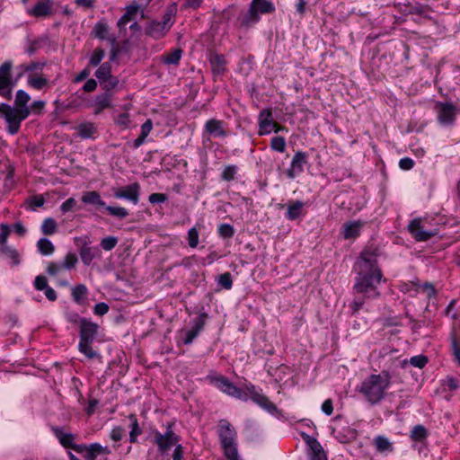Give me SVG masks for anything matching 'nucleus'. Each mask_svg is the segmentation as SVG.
<instances>
[{"mask_svg":"<svg viewBox=\"0 0 460 460\" xmlns=\"http://www.w3.org/2000/svg\"><path fill=\"white\" fill-rule=\"evenodd\" d=\"M74 243L77 248L80 259L84 265L89 266L94 259L102 258L101 249L99 246L92 245V241L89 235L75 237Z\"/></svg>","mask_w":460,"mask_h":460,"instance_id":"0eeeda50","label":"nucleus"},{"mask_svg":"<svg viewBox=\"0 0 460 460\" xmlns=\"http://www.w3.org/2000/svg\"><path fill=\"white\" fill-rule=\"evenodd\" d=\"M139 190L140 185L137 182H134L125 188L117 190L114 192V197L117 199H126L136 205L139 200Z\"/></svg>","mask_w":460,"mask_h":460,"instance_id":"2eb2a0df","label":"nucleus"},{"mask_svg":"<svg viewBox=\"0 0 460 460\" xmlns=\"http://www.w3.org/2000/svg\"><path fill=\"white\" fill-rule=\"evenodd\" d=\"M217 284L225 289H231L233 286V279L230 272H225L219 275Z\"/></svg>","mask_w":460,"mask_h":460,"instance_id":"49530a36","label":"nucleus"},{"mask_svg":"<svg viewBox=\"0 0 460 460\" xmlns=\"http://www.w3.org/2000/svg\"><path fill=\"white\" fill-rule=\"evenodd\" d=\"M27 203L31 209H35L36 208H40L45 203V199L41 195H36L29 198L27 199Z\"/></svg>","mask_w":460,"mask_h":460,"instance_id":"5fc2aeb1","label":"nucleus"},{"mask_svg":"<svg viewBox=\"0 0 460 460\" xmlns=\"http://www.w3.org/2000/svg\"><path fill=\"white\" fill-rule=\"evenodd\" d=\"M40 229L45 235L54 234L58 230V225L56 220L53 219L52 217H48L44 219Z\"/></svg>","mask_w":460,"mask_h":460,"instance_id":"f704fd0d","label":"nucleus"},{"mask_svg":"<svg viewBox=\"0 0 460 460\" xmlns=\"http://www.w3.org/2000/svg\"><path fill=\"white\" fill-rule=\"evenodd\" d=\"M86 294H87V288L83 284H79L72 289L73 299L77 304L82 303V301L84 299Z\"/></svg>","mask_w":460,"mask_h":460,"instance_id":"58836bf2","label":"nucleus"},{"mask_svg":"<svg viewBox=\"0 0 460 460\" xmlns=\"http://www.w3.org/2000/svg\"><path fill=\"white\" fill-rule=\"evenodd\" d=\"M50 430L53 433V435L57 438V439L59 441V443L62 445V447H64L65 448L73 449L79 454H83L84 452L86 445L75 444V440L76 436L75 434L66 433L64 431V429L62 427L58 426H52L50 428Z\"/></svg>","mask_w":460,"mask_h":460,"instance_id":"6e6552de","label":"nucleus"},{"mask_svg":"<svg viewBox=\"0 0 460 460\" xmlns=\"http://www.w3.org/2000/svg\"><path fill=\"white\" fill-rule=\"evenodd\" d=\"M411 364L416 367L422 368L428 363L427 357L423 355L414 356L410 360Z\"/></svg>","mask_w":460,"mask_h":460,"instance_id":"4d7b16f0","label":"nucleus"},{"mask_svg":"<svg viewBox=\"0 0 460 460\" xmlns=\"http://www.w3.org/2000/svg\"><path fill=\"white\" fill-rule=\"evenodd\" d=\"M217 433L226 460H240L236 443L237 433L230 422L220 420Z\"/></svg>","mask_w":460,"mask_h":460,"instance_id":"20e7f679","label":"nucleus"},{"mask_svg":"<svg viewBox=\"0 0 460 460\" xmlns=\"http://www.w3.org/2000/svg\"><path fill=\"white\" fill-rule=\"evenodd\" d=\"M379 251L377 248L364 250L355 264L357 276L353 286L354 298L350 303L352 314H358L369 299L377 298L383 274L377 264Z\"/></svg>","mask_w":460,"mask_h":460,"instance_id":"f257e3e1","label":"nucleus"},{"mask_svg":"<svg viewBox=\"0 0 460 460\" xmlns=\"http://www.w3.org/2000/svg\"><path fill=\"white\" fill-rule=\"evenodd\" d=\"M27 84L35 90H42L49 85V80L42 74H30L28 75Z\"/></svg>","mask_w":460,"mask_h":460,"instance_id":"4be33fe9","label":"nucleus"},{"mask_svg":"<svg viewBox=\"0 0 460 460\" xmlns=\"http://www.w3.org/2000/svg\"><path fill=\"white\" fill-rule=\"evenodd\" d=\"M109 32V26L106 22H98L93 30V33H94L95 37L100 40L107 39V35Z\"/></svg>","mask_w":460,"mask_h":460,"instance_id":"ea45409f","label":"nucleus"},{"mask_svg":"<svg viewBox=\"0 0 460 460\" xmlns=\"http://www.w3.org/2000/svg\"><path fill=\"white\" fill-rule=\"evenodd\" d=\"M10 234V228L7 225H1V232H0V247H3L6 244L7 238Z\"/></svg>","mask_w":460,"mask_h":460,"instance_id":"e2e57ef3","label":"nucleus"},{"mask_svg":"<svg viewBox=\"0 0 460 460\" xmlns=\"http://www.w3.org/2000/svg\"><path fill=\"white\" fill-rule=\"evenodd\" d=\"M210 64L215 74H221L224 72L226 61L223 56L215 54L210 58Z\"/></svg>","mask_w":460,"mask_h":460,"instance_id":"72a5a7b5","label":"nucleus"},{"mask_svg":"<svg viewBox=\"0 0 460 460\" xmlns=\"http://www.w3.org/2000/svg\"><path fill=\"white\" fill-rule=\"evenodd\" d=\"M399 166L402 170H411L414 166V161L410 157L402 158L399 161Z\"/></svg>","mask_w":460,"mask_h":460,"instance_id":"774afa93","label":"nucleus"},{"mask_svg":"<svg viewBox=\"0 0 460 460\" xmlns=\"http://www.w3.org/2000/svg\"><path fill=\"white\" fill-rule=\"evenodd\" d=\"M154 440L157 445L159 451L161 453H164L177 444L179 437L171 429V425H169L167 431L164 434L155 432Z\"/></svg>","mask_w":460,"mask_h":460,"instance_id":"1a4fd4ad","label":"nucleus"},{"mask_svg":"<svg viewBox=\"0 0 460 460\" xmlns=\"http://www.w3.org/2000/svg\"><path fill=\"white\" fill-rule=\"evenodd\" d=\"M111 75H112L111 66L109 62H104L95 71V76L99 80V82L104 81V79L109 78Z\"/></svg>","mask_w":460,"mask_h":460,"instance_id":"4c0bfd02","label":"nucleus"},{"mask_svg":"<svg viewBox=\"0 0 460 460\" xmlns=\"http://www.w3.org/2000/svg\"><path fill=\"white\" fill-rule=\"evenodd\" d=\"M182 50L181 49H174L168 54L162 56V60L166 65H178L181 58Z\"/></svg>","mask_w":460,"mask_h":460,"instance_id":"c756f323","label":"nucleus"},{"mask_svg":"<svg viewBox=\"0 0 460 460\" xmlns=\"http://www.w3.org/2000/svg\"><path fill=\"white\" fill-rule=\"evenodd\" d=\"M304 202L300 200L290 201L288 204L286 217L289 220H295L302 215Z\"/></svg>","mask_w":460,"mask_h":460,"instance_id":"5701e85b","label":"nucleus"},{"mask_svg":"<svg viewBox=\"0 0 460 460\" xmlns=\"http://www.w3.org/2000/svg\"><path fill=\"white\" fill-rule=\"evenodd\" d=\"M140 10V5H137L135 2L134 4L127 6L126 13L120 17L118 21V27L121 30L124 28L130 21H132L137 12Z\"/></svg>","mask_w":460,"mask_h":460,"instance_id":"aec40b11","label":"nucleus"},{"mask_svg":"<svg viewBox=\"0 0 460 460\" xmlns=\"http://www.w3.org/2000/svg\"><path fill=\"white\" fill-rule=\"evenodd\" d=\"M360 224L358 222H349L344 226V237L346 239L354 238L359 234Z\"/></svg>","mask_w":460,"mask_h":460,"instance_id":"c9c22d12","label":"nucleus"},{"mask_svg":"<svg viewBox=\"0 0 460 460\" xmlns=\"http://www.w3.org/2000/svg\"><path fill=\"white\" fill-rule=\"evenodd\" d=\"M309 460H327L326 455L322 446H320L319 451L316 449L311 450Z\"/></svg>","mask_w":460,"mask_h":460,"instance_id":"0e129e2a","label":"nucleus"},{"mask_svg":"<svg viewBox=\"0 0 460 460\" xmlns=\"http://www.w3.org/2000/svg\"><path fill=\"white\" fill-rule=\"evenodd\" d=\"M52 1H39L32 8L27 11L28 14L33 17H46L51 13Z\"/></svg>","mask_w":460,"mask_h":460,"instance_id":"a211bd4d","label":"nucleus"},{"mask_svg":"<svg viewBox=\"0 0 460 460\" xmlns=\"http://www.w3.org/2000/svg\"><path fill=\"white\" fill-rule=\"evenodd\" d=\"M199 243V232L196 227H192L188 231V244L191 248H196Z\"/></svg>","mask_w":460,"mask_h":460,"instance_id":"864d4df0","label":"nucleus"},{"mask_svg":"<svg viewBox=\"0 0 460 460\" xmlns=\"http://www.w3.org/2000/svg\"><path fill=\"white\" fill-rule=\"evenodd\" d=\"M93 342L79 341L78 349L81 353L92 359L98 357V353L93 350L91 344Z\"/></svg>","mask_w":460,"mask_h":460,"instance_id":"a19ab883","label":"nucleus"},{"mask_svg":"<svg viewBox=\"0 0 460 460\" xmlns=\"http://www.w3.org/2000/svg\"><path fill=\"white\" fill-rule=\"evenodd\" d=\"M167 197L163 193H152L149 195L148 200L152 204L163 203L166 200Z\"/></svg>","mask_w":460,"mask_h":460,"instance_id":"338daca9","label":"nucleus"},{"mask_svg":"<svg viewBox=\"0 0 460 460\" xmlns=\"http://www.w3.org/2000/svg\"><path fill=\"white\" fill-rule=\"evenodd\" d=\"M236 172V165H226L221 173V179L226 181H231L234 179Z\"/></svg>","mask_w":460,"mask_h":460,"instance_id":"de8ad7c7","label":"nucleus"},{"mask_svg":"<svg viewBox=\"0 0 460 460\" xmlns=\"http://www.w3.org/2000/svg\"><path fill=\"white\" fill-rule=\"evenodd\" d=\"M114 122L123 128H126L129 126V123H130V119H129V114L127 113V112H123V113H120L119 114L115 119H114Z\"/></svg>","mask_w":460,"mask_h":460,"instance_id":"6e6d98bb","label":"nucleus"},{"mask_svg":"<svg viewBox=\"0 0 460 460\" xmlns=\"http://www.w3.org/2000/svg\"><path fill=\"white\" fill-rule=\"evenodd\" d=\"M34 287L37 290L42 291L49 287L48 280L45 276H37L34 279Z\"/></svg>","mask_w":460,"mask_h":460,"instance_id":"13d9d810","label":"nucleus"},{"mask_svg":"<svg viewBox=\"0 0 460 460\" xmlns=\"http://www.w3.org/2000/svg\"><path fill=\"white\" fill-rule=\"evenodd\" d=\"M100 84L102 89L108 93L119 84V79L114 75H111L109 78L104 79V81H101Z\"/></svg>","mask_w":460,"mask_h":460,"instance_id":"3c124183","label":"nucleus"},{"mask_svg":"<svg viewBox=\"0 0 460 460\" xmlns=\"http://www.w3.org/2000/svg\"><path fill=\"white\" fill-rule=\"evenodd\" d=\"M111 106V94L108 93L97 95L95 98V114L101 113L104 109Z\"/></svg>","mask_w":460,"mask_h":460,"instance_id":"cd10ccee","label":"nucleus"},{"mask_svg":"<svg viewBox=\"0 0 460 460\" xmlns=\"http://www.w3.org/2000/svg\"><path fill=\"white\" fill-rule=\"evenodd\" d=\"M63 269L61 263L51 261L47 267V273L51 276L58 275Z\"/></svg>","mask_w":460,"mask_h":460,"instance_id":"680f3d73","label":"nucleus"},{"mask_svg":"<svg viewBox=\"0 0 460 460\" xmlns=\"http://www.w3.org/2000/svg\"><path fill=\"white\" fill-rule=\"evenodd\" d=\"M128 419L130 420V428L131 430L129 432V441L130 443H136L137 438L142 434V429H140L138 425L137 419L135 414H130L128 416Z\"/></svg>","mask_w":460,"mask_h":460,"instance_id":"c85d7f7f","label":"nucleus"},{"mask_svg":"<svg viewBox=\"0 0 460 460\" xmlns=\"http://www.w3.org/2000/svg\"><path fill=\"white\" fill-rule=\"evenodd\" d=\"M208 378L220 391L232 397L244 402L251 399L254 403L258 404L270 414H277L279 412L277 406L270 402L267 396L256 391L254 385L247 386V392H244L236 387L227 377L224 376H208Z\"/></svg>","mask_w":460,"mask_h":460,"instance_id":"f03ea898","label":"nucleus"},{"mask_svg":"<svg viewBox=\"0 0 460 460\" xmlns=\"http://www.w3.org/2000/svg\"><path fill=\"white\" fill-rule=\"evenodd\" d=\"M302 436H303V438L305 439V441L306 442V444L308 445L310 450L316 449L319 451V447H320L321 444L317 441L316 438H312L311 436L305 434V433H303Z\"/></svg>","mask_w":460,"mask_h":460,"instance_id":"bf43d9fd","label":"nucleus"},{"mask_svg":"<svg viewBox=\"0 0 460 460\" xmlns=\"http://www.w3.org/2000/svg\"><path fill=\"white\" fill-rule=\"evenodd\" d=\"M260 20L259 14L250 5L249 10L239 18L240 25L242 27H251L252 25L257 23Z\"/></svg>","mask_w":460,"mask_h":460,"instance_id":"b1692460","label":"nucleus"},{"mask_svg":"<svg viewBox=\"0 0 460 460\" xmlns=\"http://www.w3.org/2000/svg\"><path fill=\"white\" fill-rule=\"evenodd\" d=\"M428 432L423 425H416L411 431V438L414 441H422L427 438Z\"/></svg>","mask_w":460,"mask_h":460,"instance_id":"e433bc0d","label":"nucleus"},{"mask_svg":"<svg viewBox=\"0 0 460 460\" xmlns=\"http://www.w3.org/2000/svg\"><path fill=\"white\" fill-rule=\"evenodd\" d=\"M118 238L116 236H107L101 240L100 246L107 252L111 251L118 244Z\"/></svg>","mask_w":460,"mask_h":460,"instance_id":"a18cd8bd","label":"nucleus"},{"mask_svg":"<svg viewBox=\"0 0 460 460\" xmlns=\"http://www.w3.org/2000/svg\"><path fill=\"white\" fill-rule=\"evenodd\" d=\"M31 96L23 90H18L15 95L14 107L17 109H29L27 103Z\"/></svg>","mask_w":460,"mask_h":460,"instance_id":"2f4dec72","label":"nucleus"},{"mask_svg":"<svg viewBox=\"0 0 460 460\" xmlns=\"http://www.w3.org/2000/svg\"><path fill=\"white\" fill-rule=\"evenodd\" d=\"M277 126V122L272 119V111L270 109H264L259 114V135L270 134L272 127Z\"/></svg>","mask_w":460,"mask_h":460,"instance_id":"dca6fc26","label":"nucleus"},{"mask_svg":"<svg viewBox=\"0 0 460 460\" xmlns=\"http://www.w3.org/2000/svg\"><path fill=\"white\" fill-rule=\"evenodd\" d=\"M46 66L45 62H40V61H31L27 64H22L20 66V68L22 72H33V71H39L42 70L43 67Z\"/></svg>","mask_w":460,"mask_h":460,"instance_id":"c03bdc74","label":"nucleus"},{"mask_svg":"<svg viewBox=\"0 0 460 460\" xmlns=\"http://www.w3.org/2000/svg\"><path fill=\"white\" fill-rule=\"evenodd\" d=\"M146 34L155 40L163 38L169 31L167 26L157 21H151L145 29Z\"/></svg>","mask_w":460,"mask_h":460,"instance_id":"f3484780","label":"nucleus"},{"mask_svg":"<svg viewBox=\"0 0 460 460\" xmlns=\"http://www.w3.org/2000/svg\"><path fill=\"white\" fill-rule=\"evenodd\" d=\"M250 4L258 14L272 13L275 12L273 3L268 0H252Z\"/></svg>","mask_w":460,"mask_h":460,"instance_id":"412c9836","label":"nucleus"},{"mask_svg":"<svg viewBox=\"0 0 460 460\" xmlns=\"http://www.w3.org/2000/svg\"><path fill=\"white\" fill-rule=\"evenodd\" d=\"M81 200L85 204L96 205L102 208L106 205V203L102 199L100 193L95 190L84 192Z\"/></svg>","mask_w":460,"mask_h":460,"instance_id":"393cba45","label":"nucleus"},{"mask_svg":"<svg viewBox=\"0 0 460 460\" xmlns=\"http://www.w3.org/2000/svg\"><path fill=\"white\" fill-rule=\"evenodd\" d=\"M270 147L274 151L283 153L286 150V140L282 137H274L270 141Z\"/></svg>","mask_w":460,"mask_h":460,"instance_id":"8fccbe9b","label":"nucleus"},{"mask_svg":"<svg viewBox=\"0 0 460 460\" xmlns=\"http://www.w3.org/2000/svg\"><path fill=\"white\" fill-rule=\"evenodd\" d=\"M208 135V139L210 137L224 138L228 135L226 128V123L217 119H210L207 120L204 126V136Z\"/></svg>","mask_w":460,"mask_h":460,"instance_id":"f8f14e48","label":"nucleus"},{"mask_svg":"<svg viewBox=\"0 0 460 460\" xmlns=\"http://www.w3.org/2000/svg\"><path fill=\"white\" fill-rule=\"evenodd\" d=\"M409 232L416 241L424 242L437 234V231L426 230L421 219L415 218L408 226Z\"/></svg>","mask_w":460,"mask_h":460,"instance_id":"9d476101","label":"nucleus"},{"mask_svg":"<svg viewBox=\"0 0 460 460\" xmlns=\"http://www.w3.org/2000/svg\"><path fill=\"white\" fill-rule=\"evenodd\" d=\"M78 262V258L75 253L69 252L66 255L64 261L61 262L64 270L74 269Z\"/></svg>","mask_w":460,"mask_h":460,"instance_id":"37998d69","label":"nucleus"},{"mask_svg":"<svg viewBox=\"0 0 460 460\" xmlns=\"http://www.w3.org/2000/svg\"><path fill=\"white\" fill-rule=\"evenodd\" d=\"M307 155L305 152L297 151L291 161L290 167L287 170V176L289 179H294L300 174L304 170V165L307 163Z\"/></svg>","mask_w":460,"mask_h":460,"instance_id":"4468645a","label":"nucleus"},{"mask_svg":"<svg viewBox=\"0 0 460 460\" xmlns=\"http://www.w3.org/2000/svg\"><path fill=\"white\" fill-rule=\"evenodd\" d=\"M99 325L90 320H81V326L79 330V341L93 342L98 332Z\"/></svg>","mask_w":460,"mask_h":460,"instance_id":"ddd939ff","label":"nucleus"},{"mask_svg":"<svg viewBox=\"0 0 460 460\" xmlns=\"http://www.w3.org/2000/svg\"><path fill=\"white\" fill-rule=\"evenodd\" d=\"M391 376L387 371L379 374H372L365 378L358 391L370 404L379 403L385 396L386 390L390 387Z\"/></svg>","mask_w":460,"mask_h":460,"instance_id":"7ed1b4c3","label":"nucleus"},{"mask_svg":"<svg viewBox=\"0 0 460 460\" xmlns=\"http://www.w3.org/2000/svg\"><path fill=\"white\" fill-rule=\"evenodd\" d=\"M39 252L42 255H50L55 251V246L48 238H40L37 243Z\"/></svg>","mask_w":460,"mask_h":460,"instance_id":"473e14b6","label":"nucleus"},{"mask_svg":"<svg viewBox=\"0 0 460 460\" xmlns=\"http://www.w3.org/2000/svg\"><path fill=\"white\" fill-rule=\"evenodd\" d=\"M110 307L106 303L101 302L95 305L93 308V313L96 315H104L108 313Z\"/></svg>","mask_w":460,"mask_h":460,"instance_id":"69168bd1","label":"nucleus"},{"mask_svg":"<svg viewBox=\"0 0 460 460\" xmlns=\"http://www.w3.org/2000/svg\"><path fill=\"white\" fill-rule=\"evenodd\" d=\"M104 208L110 215L119 219H123L128 216V211L122 207H113L105 205Z\"/></svg>","mask_w":460,"mask_h":460,"instance_id":"79ce46f5","label":"nucleus"},{"mask_svg":"<svg viewBox=\"0 0 460 460\" xmlns=\"http://www.w3.org/2000/svg\"><path fill=\"white\" fill-rule=\"evenodd\" d=\"M374 445L379 453L392 452L394 450L393 444L385 436H377L374 438Z\"/></svg>","mask_w":460,"mask_h":460,"instance_id":"a878e982","label":"nucleus"},{"mask_svg":"<svg viewBox=\"0 0 460 460\" xmlns=\"http://www.w3.org/2000/svg\"><path fill=\"white\" fill-rule=\"evenodd\" d=\"M218 234L223 238H231L234 234V229L229 224H222L218 227Z\"/></svg>","mask_w":460,"mask_h":460,"instance_id":"603ef678","label":"nucleus"},{"mask_svg":"<svg viewBox=\"0 0 460 460\" xmlns=\"http://www.w3.org/2000/svg\"><path fill=\"white\" fill-rule=\"evenodd\" d=\"M13 64L12 60H6L0 65V96L10 101L13 98V90L17 81L22 76V72L13 78Z\"/></svg>","mask_w":460,"mask_h":460,"instance_id":"423d86ee","label":"nucleus"},{"mask_svg":"<svg viewBox=\"0 0 460 460\" xmlns=\"http://www.w3.org/2000/svg\"><path fill=\"white\" fill-rule=\"evenodd\" d=\"M30 109H17L7 103H0V118L7 124V131L11 135L18 133L21 123L29 117Z\"/></svg>","mask_w":460,"mask_h":460,"instance_id":"39448f33","label":"nucleus"},{"mask_svg":"<svg viewBox=\"0 0 460 460\" xmlns=\"http://www.w3.org/2000/svg\"><path fill=\"white\" fill-rule=\"evenodd\" d=\"M438 122L442 125L452 124L456 119V106L452 103L437 102L435 106Z\"/></svg>","mask_w":460,"mask_h":460,"instance_id":"9b49d317","label":"nucleus"},{"mask_svg":"<svg viewBox=\"0 0 460 460\" xmlns=\"http://www.w3.org/2000/svg\"><path fill=\"white\" fill-rule=\"evenodd\" d=\"M104 56L105 52L102 49H95L90 58L89 64L93 66H99L102 60L103 59Z\"/></svg>","mask_w":460,"mask_h":460,"instance_id":"09e8293b","label":"nucleus"},{"mask_svg":"<svg viewBox=\"0 0 460 460\" xmlns=\"http://www.w3.org/2000/svg\"><path fill=\"white\" fill-rule=\"evenodd\" d=\"M76 200L74 198L67 199L65 202L60 206V210L63 214L67 213L68 211L75 208L76 205Z\"/></svg>","mask_w":460,"mask_h":460,"instance_id":"052dcab7","label":"nucleus"},{"mask_svg":"<svg viewBox=\"0 0 460 460\" xmlns=\"http://www.w3.org/2000/svg\"><path fill=\"white\" fill-rule=\"evenodd\" d=\"M84 460H95L98 455H109L111 450L107 447H102L99 443H93L86 445L84 449Z\"/></svg>","mask_w":460,"mask_h":460,"instance_id":"6ab92c4d","label":"nucleus"},{"mask_svg":"<svg viewBox=\"0 0 460 460\" xmlns=\"http://www.w3.org/2000/svg\"><path fill=\"white\" fill-rule=\"evenodd\" d=\"M77 133L82 138H91L96 133V127L93 123L84 122L78 126Z\"/></svg>","mask_w":460,"mask_h":460,"instance_id":"bb28decb","label":"nucleus"},{"mask_svg":"<svg viewBox=\"0 0 460 460\" xmlns=\"http://www.w3.org/2000/svg\"><path fill=\"white\" fill-rule=\"evenodd\" d=\"M0 255L11 259L13 261V265L20 264L19 253L14 248L11 246L4 245L0 247Z\"/></svg>","mask_w":460,"mask_h":460,"instance_id":"7c9ffc66","label":"nucleus"}]
</instances>
